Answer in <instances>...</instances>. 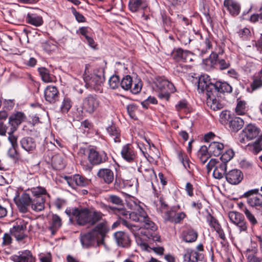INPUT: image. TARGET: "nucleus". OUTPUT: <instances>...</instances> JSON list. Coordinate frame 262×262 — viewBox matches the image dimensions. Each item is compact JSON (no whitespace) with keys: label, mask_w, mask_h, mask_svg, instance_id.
<instances>
[{"label":"nucleus","mask_w":262,"mask_h":262,"mask_svg":"<svg viewBox=\"0 0 262 262\" xmlns=\"http://www.w3.org/2000/svg\"><path fill=\"white\" fill-rule=\"evenodd\" d=\"M126 109L129 117L135 120H137L138 117L136 112L138 110V106L135 104H130L127 106Z\"/></svg>","instance_id":"obj_48"},{"label":"nucleus","mask_w":262,"mask_h":262,"mask_svg":"<svg viewBox=\"0 0 262 262\" xmlns=\"http://www.w3.org/2000/svg\"><path fill=\"white\" fill-rule=\"evenodd\" d=\"M145 0H129V8L132 12H136L140 8H144Z\"/></svg>","instance_id":"obj_36"},{"label":"nucleus","mask_w":262,"mask_h":262,"mask_svg":"<svg viewBox=\"0 0 262 262\" xmlns=\"http://www.w3.org/2000/svg\"><path fill=\"white\" fill-rule=\"evenodd\" d=\"M257 252L258 249L256 247L247 249L245 252L247 262H262V258L257 255Z\"/></svg>","instance_id":"obj_26"},{"label":"nucleus","mask_w":262,"mask_h":262,"mask_svg":"<svg viewBox=\"0 0 262 262\" xmlns=\"http://www.w3.org/2000/svg\"><path fill=\"white\" fill-rule=\"evenodd\" d=\"M138 171L141 172L146 181H150L154 177H156V174L152 168L144 169L143 171L141 170V168L139 167Z\"/></svg>","instance_id":"obj_38"},{"label":"nucleus","mask_w":262,"mask_h":262,"mask_svg":"<svg viewBox=\"0 0 262 262\" xmlns=\"http://www.w3.org/2000/svg\"><path fill=\"white\" fill-rule=\"evenodd\" d=\"M177 154L179 160L182 163L185 168L189 174H192L194 168L196 167L195 165L190 161L188 156L182 150H178Z\"/></svg>","instance_id":"obj_17"},{"label":"nucleus","mask_w":262,"mask_h":262,"mask_svg":"<svg viewBox=\"0 0 262 262\" xmlns=\"http://www.w3.org/2000/svg\"><path fill=\"white\" fill-rule=\"evenodd\" d=\"M193 79H195L198 80V82H209L210 81V78L209 75L207 74L199 75L197 74H194L193 76H192ZM194 79H192V81H194Z\"/></svg>","instance_id":"obj_55"},{"label":"nucleus","mask_w":262,"mask_h":262,"mask_svg":"<svg viewBox=\"0 0 262 262\" xmlns=\"http://www.w3.org/2000/svg\"><path fill=\"white\" fill-rule=\"evenodd\" d=\"M224 147L223 143L213 141L209 145V153L212 156H219L223 152Z\"/></svg>","instance_id":"obj_23"},{"label":"nucleus","mask_w":262,"mask_h":262,"mask_svg":"<svg viewBox=\"0 0 262 262\" xmlns=\"http://www.w3.org/2000/svg\"><path fill=\"white\" fill-rule=\"evenodd\" d=\"M244 175L241 170L234 169L229 170L225 174L226 181L231 185H237L243 180Z\"/></svg>","instance_id":"obj_12"},{"label":"nucleus","mask_w":262,"mask_h":262,"mask_svg":"<svg viewBox=\"0 0 262 262\" xmlns=\"http://www.w3.org/2000/svg\"><path fill=\"white\" fill-rule=\"evenodd\" d=\"M217 95L210 96L207 98V105L213 111H217L222 109L223 107V104L216 99Z\"/></svg>","instance_id":"obj_32"},{"label":"nucleus","mask_w":262,"mask_h":262,"mask_svg":"<svg viewBox=\"0 0 262 262\" xmlns=\"http://www.w3.org/2000/svg\"><path fill=\"white\" fill-rule=\"evenodd\" d=\"M102 83H85V86L90 90H94L96 92H102L103 89Z\"/></svg>","instance_id":"obj_51"},{"label":"nucleus","mask_w":262,"mask_h":262,"mask_svg":"<svg viewBox=\"0 0 262 262\" xmlns=\"http://www.w3.org/2000/svg\"><path fill=\"white\" fill-rule=\"evenodd\" d=\"M38 71L43 82L54 81L52 78V76L50 75L49 70L46 68L43 67L39 68L38 69Z\"/></svg>","instance_id":"obj_37"},{"label":"nucleus","mask_w":262,"mask_h":262,"mask_svg":"<svg viewBox=\"0 0 262 262\" xmlns=\"http://www.w3.org/2000/svg\"><path fill=\"white\" fill-rule=\"evenodd\" d=\"M248 83H240V86L244 89L246 88V91L252 93L256 90L262 87V83H250V86L247 85Z\"/></svg>","instance_id":"obj_39"},{"label":"nucleus","mask_w":262,"mask_h":262,"mask_svg":"<svg viewBox=\"0 0 262 262\" xmlns=\"http://www.w3.org/2000/svg\"><path fill=\"white\" fill-rule=\"evenodd\" d=\"M12 242V238L9 233H5L3 237V242L2 246L3 247H6L10 246Z\"/></svg>","instance_id":"obj_57"},{"label":"nucleus","mask_w":262,"mask_h":262,"mask_svg":"<svg viewBox=\"0 0 262 262\" xmlns=\"http://www.w3.org/2000/svg\"><path fill=\"white\" fill-rule=\"evenodd\" d=\"M140 223L143 224V226L145 229L150 230L152 231H154L157 229V226L148 216L145 220V221H142Z\"/></svg>","instance_id":"obj_50"},{"label":"nucleus","mask_w":262,"mask_h":262,"mask_svg":"<svg viewBox=\"0 0 262 262\" xmlns=\"http://www.w3.org/2000/svg\"><path fill=\"white\" fill-rule=\"evenodd\" d=\"M186 217V214L184 212H181L177 214L176 213L175 218L173 220V223L176 224H180Z\"/></svg>","instance_id":"obj_63"},{"label":"nucleus","mask_w":262,"mask_h":262,"mask_svg":"<svg viewBox=\"0 0 262 262\" xmlns=\"http://www.w3.org/2000/svg\"><path fill=\"white\" fill-rule=\"evenodd\" d=\"M54 204L57 209L60 210L63 206L66 205L67 201L63 199L58 198L55 200Z\"/></svg>","instance_id":"obj_64"},{"label":"nucleus","mask_w":262,"mask_h":262,"mask_svg":"<svg viewBox=\"0 0 262 262\" xmlns=\"http://www.w3.org/2000/svg\"><path fill=\"white\" fill-rule=\"evenodd\" d=\"M227 165L224 163H221L217 161V164L215 165L213 172V176L215 179H221L227 173Z\"/></svg>","instance_id":"obj_27"},{"label":"nucleus","mask_w":262,"mask_h":262,"mask_svg":"<svg viewBox=\"0 0 262 262\" xmlns=\"http://www.w3.org/2000/svg\"><path fill=\"white\" fill-rule=\"evenodd\" d=\"M73 105V102L71 98L68 97H64L60 107V112L62 114H67Z\"/></svg>","instance_id":"obj_34"},{"label":"nucleus","mask_w":262,"mask_h":262,"mask_svg":"<svg viewBox=\"0 0 262 262\" xmlns=\"http://www.w3.org/2000/svg\"><path fill=\"white\" fill-rule=\"evenodd\" d=\"M244 214L248 219L251 227H254L257 224L258 222L255 217L254 215L247 208H245Z\"/></svg>","instance_id":"obj_46"},{"label":"nucleus","mask_w":262,"mask_h":262,"mask_svg":"<svg viewBox=\"0 0 262 262\" xmlns=\"http://www.w3.org/2000/svg\"><path fill=\"white\" fill-rule=\"evenodd\" d=\"M65 213L74 219L77 226L93 227L89 231L81 233L80 241L83 248H90L104 243V238L109 231L107 222L103 219L104 214L93 207L82 206L69 207Z\"/></svg>","instance_id":"obj_1"},{"label":"nucleus","mask_w":262,"mask_h":262,"mask_svg":"<svg viewBox=\"0 0 262 262\" xmlns=\"http://www.w3.org/2000/svg\"><path fill=\"white\" fill-rule=\"evenodd\" d=\"M184 52V50L180 48L174 49L171 53L172 57L177 61H181Z\"/></svg>","instance_id":"obj_52"},{"label":"nucleus","mask_w":262,"mask_h":262,"mask_svg":"<svg viewBox=\"0 0 262 262\" xmlns=\"http://www.w3.org/2000/svg\"><path fill=\"white\" fill-rule=\"evenodd\" d=\"M44 96L46 101L53 104L59 101L60 94L55 86H48L44 91Z\"/></svg>","instance_id":"obj_10"},{"label":"nucleus","mask_w":262,"mask_h":262,"mask_svg":"<svg viewBox=\"0 0 262 262\" xmlns=\"http://www.w3.org/2000/svg\"><path fill=\"white\" fill-rule=\"evenodd\" d=\"M198 156H211L209 153V146L206 145L202 146L198 153Z\"/></svg>","instance_id":"obj_60"},{"label":"nucleus","mask_w":262,"mask_h":262,"mask_svg":"<svg viewBox=\"0 0 262 262\" xmlns=\"http://www.w3.org/2000/svg\"><path fill=\"white\" fill-rule=\"evenodd\" d=\"M157 104V99L153 96H149L148 98L141 102L142 107L145 109L149 108V104Z\"/></svg>","instance_id":"obj_49"},{"label":"nucleus","mask_w":262,"mask_h":262,"mask_svg":"<svg viewBox=\"0 0 262 262\" xmlns=\"http://www.w3.org/2000/svg\"><path fill=\"white\" fill-rule=\"evenodd\" d=\"M75 185L80 187H85L90 184V180L78 174H75Z\"/></svg>","instance_id":"obj_44"},{"label":"nucleus","mask_w":262,"mask_h":262,"mask_svg":"<svg viewBox=\"0 0 262 262\" xmlns=\"http://www.w3.org/2000/svg\"><path fill=\"white\" fill-rule=\"evenodd\" d=\"M121 155L123 160L127 162L132 163L138 162V154L130 144H126L122 147Z\"/></svg>","instance_id":"obj_8"},{"label":"nucleus","mask_w":262,"mask_h":262,"mask_svg":"<svg viewBox=\"0 0 262 262\" xmlns=\"http://www.w3.org/2000/svg\"><path fill=\"white\" fill-rule=\"evenodd\" d=\"M107 154L104 150L98 151L96 147L88 149V160L92 166H97L108 161Z\"/></svg>","instance_id":"obj_5"},{"label":"nucleus","mask_w":262,"mask_h":262,"mask_svg":"<svg viewBox=\"0 0 262 262\" xmlns=\"http://www.w3.org/2000/svg\"><path fill=\"white\" fill-rule=\"evenodd\" d=\"M180 209V206H172L168 210L163 212L164 219L166 222H169L173 223V220L175 218L177 211Z\"/></svg>","instance_id":"obj_31"},{"label":"nucleus","mask_w":262,"mask_h":262,"mask_svg":"<svg viewBox=\"0 0 262 262\" xmlns=\"http://www.w3.org/2000/svg\"><path fill=\"white\" fill-rule=\"evenodd\" d=\"M27 227L24 225H17L10 229L11 234L13 236L17 241H21L27 236L25 234Z\"/></svg>","instance_id":"obj_21"},{"label":"nucleus","mask_w":262,"mask_h":262,"mask_svg":"<svg viewBox=\"0 0 262 262\" xmlns=\"http://www.w3.org/2000/svg\"><path fill=\"white\" fill-rule=\"evenodd\" d=\"M106 130L109 135L113 138L115 142L120 143L121 142V131L114 123H112L106 128Z\"/></svg>","instance_id":"obj_25"},{"label":"nucleus","mask_w":262,"mask_h":262,"mask_svg":"<svg viewBox=\"0 0 262 262\" xmlns=\"http://www.w3.org/2000/svg\"><path fill=\"white\" fill-rule=\"evenodd\" d=\"M220 121L223 124H227L231 132L237 133L244 126V120L241 117L226 110L223 111L220 115Z\"/></svg>","instance_id":"obj_3"},{"label":"nucleus","mask_w":262,"mask_h":262,"mask_svg":"<svg viewBox=\"0 0 262 262\" xmlns=\"http://www.w3.org/2000/svg\"><path fill=\"white\" fill-rule=\"evenodd\" d=\"M32 195L31 208L36 212L43 210L45 207L46 197L47 194L46 189L44 187L38 186L32 188L31 189Z\"/></svg>","instance_id":"obj_4"},{"label":"nucleus","mask_w":262,"mask_h":262,"mask_svg":"<svg viewBox=\"0 0 262 262\" xmlns=\"http://www.w3.org/2000/svg\"><path fill=\"white\" fill-rule=\"evenodd\" d=\"M134 234L135 236L136 241L138 245L140 246L142 249L147 250L149 247L148 245L144 241V239H143L140 236L136 235L135 233Z\"/></svg>","instance_id":"obj_56"},{"label":"nucleus","mask_w":262,"mask_h":262,"mask_svg":"<svg viewBox=\"0 0 262 262\" xmlns=\"http://www.w3.org/2000/svg\"><path fill=\"white\" fill-rule=\"evenodd\" d=\"M259 189L255 188L250 189L245 192L243 195H242L239 198H245L247 200V203L248 205L251 203L252 200H253L255 196L258 194Z\"/></svg>","instance_id":"obj_35"},{"label":"nucleus","mask_w":262,"mask_h":262,"mask_svg":"<svg viewBox=\"0 0 262 262\" xmlns=\"http://www.w3.org/2000/svg\"><path fill=\"white\" fill-rule=\"evenodd\" d=\"M107 201L117 206L118 207L124 206V204L123 200L115 194H110L108 196Z\"/></svg>","instance_id":"obj_42"},{"label":"nucleus","mask_w":262,"mask_h":262,"mask_svg":"<svg viewBox=\"0 0 262 262\" xmlns=\"http://www.w3.org/2000/svg\"><path fill=\"white\" fill-rule=\"evenodd\" d=\"M224 5L230 14L233 16L237 15L240 12L239 4L234 0H225Z\"/></svg>","instance_id":"obj_24"},{"label":"nucleus","mask_w":262,"mask_h":262,"mask_svg":"<svg viewBox=\"0 0 262 262\" xmlns=\"http://www.w3.org/2000/svg\"><path fill=\"white\" fill-rule=\"evenodd\" d=\"M249 205L256 209L262 210V194L258 193V194L255 196L253 200H252Z\"/></svg>","instance_id":"obj_47"},{"label":"nucleus","mask_w":262,"mask_h":262,"mask_svg":"<svg viewBox=\"0 0 262 262\" xmlns=\"http://www.w3.org/2000/svg\"><path fill=\"white\" fill-rule=\"evenodd\" d=\"M18 147H12L9 150L8 155L9 157L13 159H18L19 157V154L17 150Z\"/></svg>","instance_id":"obj_62"},{"label":"nucleus","mask_w":262,"mask_h":262,"mask_svg":"<svg viewBox=\"0 0 262 262\" xmlns=\"http://www.w3.org/2000/svg\"><path fill=\"white\" fill-rule=\"evenodd\" d=\"M15 131H13L12 129H10V132H8L9 136L8 140L11 144L12 147L16 148L18 147V145L17 143V137L13 135V133Z\"/></svg>","instance_id":"obj_54"},{"label":"nucleus","mask_w":262,"mask_h":262,"mask_svg":"<svg viewBox=\"0 0 262 262\" xmlns=\"http://www.w3.org/2000/svg\"><path fill=\"white\" fill-rule=\"evenodd\" d=\"M138 215V217L140 219V222L145 221L148 216L146 212L141 206H139L137 211L136 212Z\"/></svg>","instance_id":"obj_58"},{"label":"nucleus","mask_w":262,"mask_h":262,"mask_svg":"<svg viewBox=\"0 0 262 262\" xmlns=\"http://www.w3.org/2000/svg\"><path fill=\"white\" fill-rule=\"evenodd\" d=\"M52 163L56 169H61L64 167L63 158L59 155H55L52 157Z\"/></svg>","instance_id":"obj_43"},{"label":"nucleus","mask_w":262,"mask_h":262,"mask_svg":"<svg viewBox=\"0 0 262 262\" xmlns=\"http://www.w3.org/2000/svg\"><path fill=\"white\" fill-rule=\"evenodd\" d=\"M228 217L230 222L237 227L239 232H247L248 225L243 214L236 211H230L228 213Z\"/></svg>","instance_id":"obj_7"},{"label":"nucleus","mask_w":262,"mask_h":262,"mask_svg":"<svg viewBox=\"0 0 262 262\" xmlns=\"http://www.w3.org/2000/svg\"><path fill=\"white\" fill-rule=\"evenodd\" d=\"M243 132L248 140L256 139L252 144H248L247 147L254 155L258 154L262 146V133L260 129L252 124H249L243 130Z\"/></svg>","instance_id":"obj_2"},{"label":"nucleus","mask_w":262,"mask_h":262,"mask_svg":"<svg viewBox=\"0 0 262 262\" xmlns=\"http://www.w3.org/2000/svg\"><path fill=\"white\" fill-rule=\"evenodd\" d=\"M32 196L27 193H23L17 201H16L18 209L22 213H26L28 211V207L31 206Z\"/></svg>","instance_id":"obj_14"},{"label":"nucleus","mask_w":262,"mask_h":262,"mask_svg":"<svg viewBox=\"0 0 262 262\" xmlns=\"http://www.w3.org/2000/svg\"><path fill=\"white\" fill-rule=\"evenodd\" d=\"M97 176L104 183L108 185L111 184L114 180V172L110 168H100L97 173Z\"/></svg>","instance_id":"obj_18"},{"label":"nucleus","mask_w":262,"mask_h":262,"mask_svg":"<svg viewBox=\"0 0 262 262\" xmlns=\"http://www.w3.org/2000/svg\"><path fill=\"white\" fill-rule=\"evenodd\" d=\"M232 88L229 83H217V93H231Z\"/></svg>","instance_id":"obj_45"},{"label":"nucleus","mask_w":262,"mask_h":262,"mask_svg":"<svg viewBox=\"0 0 262 262\" xmlns=\"http://www.w3.org/2000/svg\"><path fill=\"white\" fill-rule=\"evenodd\" d=\"M18 254L12 255L10 259L14 262H35V258L29 250L19 251Z\"/></svg>","instance_id":"obj_16"},{"label":"nucleus","mask_w":262,"mask_h":262,"mask_svg":"<svg viewBox=\"0 0 262 262\" xmlns=\"http://www.w3.org/2000/svg\"><path fill=\"white\" fill-rule=\"evenodd\" d=\"M62 225L61 218L56 214H53L52 216V224L51 226L53 228H59Z\"/></svg>","instance_id":"obj_53"},{"label":"nucleus","mask_w":262,"mask_h":262,"mask_svg":"<svg viewBox=\"0 0 262 262\" xmlns=\"http://www.w3.org/2000/svg\"><path fill=\"white\" fill-rule=\"evenodd\" d=\"M234 152L231 149L226 150L223 152L220 157L221 161V163H224L227 165V163L233 157Z\"/></svg>","instance_id":"obj_40"},{"label":"nucleus","mask_w":262,"mask_h":262,"mask_svg":"<svg viewBox=\"0 0 262 262\" xmlns=\"http://www.w3.org/2000/svg\"><path fill=\"white\" fill-rule=\"evenodd\" d=\"M26 20L29 24L36 27L41 26L43 23L42 17L33 13H28Z\"/></svg>","instance_id":"obj_33"},{"label":"nucleus","mask_w":262,"mask_h":262,"mask_svg":"<svg viewBox=\"0 0 262 262\" xmlns=\"http://www.w3.org/2000/svg\"><path fill=\"white\" fill-rule=\"evenodd\" d=\"M198 236L197 230L191 226H188L183 230L181 238L185 243H192L196 241Z\"/></svg>","instance_id":"obj_11"},{"label":"nucleus","mask_w":262,"mask_h":262,"mask_svg":"<svg viewBox=\"0 0 262 262\" xmlns=\"http://www.w3.org/2000/svg\"><path fill=\"white\" fill-rule=\"evenodd\" d=\"M193 54L187 50H185L184 53H183V57L182 58V60L181 61H184L185 62H190L193 61Z\"/></svg>","instance_id":"obj_59"},{"label":"nucleus","mask_w":262,"mask_h":262,"mask_svg":"<svg viewBox=\"0 0 262 262\" xmlns=\"http://www.w3.org/2000/svg\"><path fill=\"white\" fill-rule=\"evenodd\" d=\"M199 92H206L207 98L217 95V83H195Z\"/></svg>","instance_id":"obj_9"},{"label":"nucleus","mask_w":262,"mask_h":262,"mask_svg":"<svg viewBox=\"0 0 262 262\" xmlns=\"http://www.w3.org/2000/svg\"><path fill=\"white\" fill-rule=\"evenodd\" d=\"M100 105L99 100L96 95L89 94L84 97L82 100V108L87 113L93 114Z\"/></svg>","instance_id":"obj_6"},{"label":"nucleus","mask_w":262,"mask_h":262,"mask_svg":"<svg viewBox=\"0 0 262 262\" xmlns=\"http://www.w3.org/2000/svg\"><path fill=\"white\" fill-rule=\"evenodd\" d=\"M121 224L124 226L126 227L130 231L133 233H135V231L138 229V227L133 225L129 223H128L126 220H122V221H121Z\"/></svg>","instance_id":"obj_61"},{"label":"nucleus","mask_w":262,"mask_h":262,"mask_svg":"<svg viewBox=\"0 0 262 262\" xmlns=\"http://www.w3.org/2000/svg\"><path fill=\"white\" fill-rule=\"evenodd\" d=\"M236 106L235 112L237 115H244L248 111V106L246 101L238 98L236 100Z\"/></svg>","instance_id":"obj_30"},{"label":"nucleus","mask_w":262,"mask_h":262,"mask_svg":"<svg viewBox=\"0 0 262 262\" xmlns=\"http://www.w3.org/2000/svg\"><path fill=\"white\" fill-rule=\"evenodd\" d=\"M108 208L120 219V221L122 220H126L129 216V212L125 208L124 205L120 207L109 206Z\"/></svg>","instance_id":"obj_29"},{"label":"nucleus","mask_w":262,"mask_h":262,"mask_svg":"<svg viewBox=\"0 0 262 262\" xmlns=\"http://www.w3.org/2000/svg\"><path fill=\"white\" fill-rule=\"evenodd\" d=\"M218 58V55L212 52L209 57L204 59L202 61V65L206 70H210L216 64Z\"/></svg>","instance_id":"obj_28"},{"label":"nucleus","mask_w":262,"mask_h":262,"mask_svg":"<svg viewBox=\"0 0 262 262\" xmlns=\"http://www.w3.org/2000/svg\"><path fill=\"white\" fill-rule=\"evenodd\" d=\"M204 258L203 253L198 252L194 250L187 249L183 255L184 260L185 262H198Z\"/></svg>","instance_id":"obj_19"},{"label":"nucleus","mask_w":262,"mask_h":262,"mask_svg":"<svg viewBox=\"0 0 262 262\" xmlns=\"http://www.w3.org/2000/svg\"><path fill=\"white\" fill-rule=\"evenodd\" d=\"M114 238L118 246L122 248H129L132 240L129 235L123 231H118L114 233Z\"/></svg>","instance_id":"obj_13"},{"label":"nucleus","mask_w":262,"mask_h":262,"mask_svg":"<svg viewBox=\"0 0 262 262\" xmlns=\"http://www.w3.org/2000/svg\"><path fill=\"white\" fill-rule=\"evenodd\" d=\"M153 89L156 92H162L170 95V93L176 91V88L173 83H154Z\"/></svg>","instance_id":"obj_22"},{"label":"nucleus","mask_w":262,"mask_h":262,"mask_svg":"<svg viewBox=\"0 0 262 262\" xmlns=\"http://www.w3.org/2000/svg\"><path fill=\"white\" fill-rule=\"evenodd\" d=\"M207 215H206V219L209 225L214 230L221 226L219 221L215 219L211 214L207 210Z\"/></svg>","instance_id":"obj_41"},{"label":"nucleus","mask_w":262,"mask_h":262,"mask_svg":"<svg viewBox=\"0 0 262 262\" xmlns=\"http://www.w3.org/2000/svg\"><path fill=\"white\" fill-rule=\"evenodd\" d=\"M26 117L25 114L21 112H17L10 116L9 118V123L11 125L10 129L16 131L18 126L25 120Z\"/></svg>","instance_id":"obj_15"},{"label":"nucleus","mask_w":262,"mask_h":262,"mask_svg":"<svg viewBox=\"0 0 262 262\" xmlns=\"http://www.w3.org/2000/svg\"><path fill=\"white\" fill-rule=\"evenodd\" d=\"M19 144L23 149L28 152H32L36 148V142L34 138L31 137H25L19 141Z\"/></svg>","instance_id":"obj_20"}]
</instances>
